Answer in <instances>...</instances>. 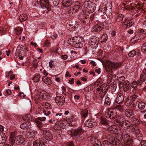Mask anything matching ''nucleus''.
I'll return each mask as SVG.
<instances>
[{"mask_svg":"<svg viewBox=\"0 0 146 146\" xmlns=\"http://www.w3.org/2000/svg\"><path fill=\"white\" fill-rule=\"evenodd\" d=\"M15 132L11 133L10 134L9 142L12 146H16L18 145L22 144L25 141V139L22 135H18L16 136Z\"/></svg>","mask_w":146,"mask_h":146,"instance_id":"obj_1","label":"nucleus"},{"mask_svg":"<svg viewBox=\"0 0 146 146\" xmlns=\"http://www.w3.org/2000/svg\"><path fill=\"white\" fill-rule=\"evenodd\" d=\"M121 63L112 62L109 60L106 62V71L109 73H112L113 70H115L121 66Z\"/></svg>","mask_w":146,"mask_h":146,"instance_id":"obj_2","label":"nucleus"},{"mask_svg":"<svg viewBox=\"0 0 146 146\" xmlns=\"http://www.w3.org/2000/svg\"><path fill=\"white\" fill-rule=\"evenodd\" d=\"M121 136L124 142L126 143V145L129 144V146H132V141L131 137L128 133V130H121Z\"/></svg>","mask_w":146,"mask_h":146,"instance_id":"obj_3","label":"nucleus"},{"mask_svg":"<svg viewBox=\"0 0 146 146\" xmlns=\"http://www.w3.org/2000/svg\"><path fill=\"white\" fill-rule=\"evenodd\" d=\"M115 122L122 127L123 129L121 130H127L129 128H131L133 126H132L131 122L128 120L121 121L118 119L115 120Z\"/></svg>","mask_w":146,"mask_h":146,"instance_id":"obj_4","label":"nucleus"},{"mask_svg":"<svg viewBox=\"0 0 146 146\" xmlns=\"http://www.w3.org/2000/svg\"><path fill=\"white\" fill-rule=\"evenodd\" d=\"M97 90L99 91H100L99 95L100 98L99 100H97L96 102L98 103H100L102 101L103 99L106 95V92L108 90V88L103 86L100 88H97Z\"/></svg>","mask_w":146,"mask_h":146,"instance_id":"obj_5","label":"nucleus"},{"mask_svg":"<svg viewBox=\"0 0 146 146\" xmlns=\"http://www.w3.org/2000/svg\"><path fill=\"white\" fill-rule=\"evenodd\" d=\"M48 98L47 93L44 91L38 92L35 96V99L36 101L41 100V99L46 100Z\"/></svg>","mask_w":146,"mask_h":146,"instance_id":"obj_6","label":"nucleus"},{"mask_svg":"<svg viewBox=\"0 0 146 146\" xmlns=\"http://www.w3.org/2000/svg\"><path fill=\"white\" fill-rule=\"evenodd\" d=\"M47 143L44 138L38 139L33 142V146H47Z\"/></svg>","mask_w":146,"mask_h":146,"instance_id":"obj_7","label":"nucleus"},{"mask_svg":"<svg viewBox=\"0 0 146 146\" xmlns=\"http://www.w3.org/2000/svg\"><path fill=\"white\" fill-rule=\"evenodd\" d=\"M40 2L41 8L44 9H46L48 10L46 13L50 11L51 8L48 0H40Z\"/></svg>","mask_w":146,"mask_h":146,"instance_id":"obj_8","label":"nucleus"},{"mask_svg":"<svg viewBox=\"0 0 146 146\" xmlns=\"http://www.w3.org/2000/svg\"><path fill=\"white\" fill-rule=\"evenodd\" d=\"M55 102L59 106H62L65 102V98L63 96H56L55 100Z\"/></svg>","mask_w":146,"mask_h":146,"instance_id":"obj_9","label":"nucleus"},{"mask_svg":"<svg viewBox=\"0 0 146 146\" xmlns=\"http://www.w3.org/2000/svg\"><path fill=\"white\" fill-rule=\"evenodd\" d=\"M44 138L46 139L51 140L53 138V136L51 132L48 130L45 129L43 131Z\"/></svg>","mask_w":146,"mask_h":146,"instance_id":"obj_10","label":"nucleus"},{"mask_svg":"<svg viewBox=\"0 0 146 146\" xmlns=\"http://www.w3.org/2000/svg\"><path fill=\"white\" fill-rule=\"evenodd\" d=\"M97 39V37H94L89 42L90 45L92 48L96 49L97 47L98 42Z\"/></svg>","mask_w":146,"mask_h":146,"instance_id":"obj_11","label":"nucleus"},{"mask_svg":"<svg viewBox=\"0 0 146 146\" xmlns=\"http://www.w3.org/2000/svg\"><path fill=\"white\" fill-rule=\"evenodd\" d=\"M74 40L75 42L76 45L78 46L76 48H82L83 46V45L81 43L82 40V39L80 36H76L74 37Z\"/></svg>","mask_w":146,"mask_h":146,"instance_id":"obj_12","label":"nucleus"},{"mask_svg":"<svg viewBox=\"0 0 146 146\" xmlns=\"http://www.w3.org/2000/svg\"><path fill=\"white\" fill-rule=\"evenodd\" d=\"M78 18L80 21H82L83 23H85L86 21L88 22L87 19L89 18V16L85 14L84 12H83L82 14L81 13L79 15Z\"/></svg>","mask_w":146,"mask_h":146,"instance_id":"obj_13","label":"nucleus"},{"mask_svg":"<svg viewBox=\"0 0 146 146\" xmlns=\"http://www.w3.org/2000/svg\"><path fill=\"white\" fill-rule=\"evenodd\" d=\"M108 131L111 133L117 134L118 129L115 125L110 126L108 128Z\"/></svg>","mask_w":146,"mask_h":146,"instance_id":"obj_14","label":"nucleus"},{"mask_svg":"<svg viewBox=\"0 0 146 146\" xmlns=\"http://www.w3.org/2000/svg\"><path fill=\"white\" fill-rule=\"evenodd\" d=\"M103 28V27H101L100 25L97 24L93 26L92 29V31L94 32H99Z\"/></svg>","mask_w":146,"mask_h":146,"instance_id":"obj_15","label":"nucleus"},{"mask_svg":"<svg viewBox=\"0 0 146 146\" xmlns=\"http://www.w3.org/2000/svg\"><path fill=\"white\" fill-rule=\"evenodd\" d=\"M82 129L80 127L78 128L74 131L73 133L72 134V136L74 137L77 135L79 136L82 134Z\"/></svg>","mask_w":146,"mask_h":146,"instance_id":"obj_16","label":"nucleus"},{"mask_svg":"<svg viewBox=\"0 0 146 146\" xmlns=\"http://www.w3.org/2000/svg\"><path fill=\"white\" fill-rule=\"evenodd\" d=\"M124 99L123 94L121 93H119L117 96L115 100V102L117 104H120L123 101Z\"/></svg>","mask_w":146,"mask_h":146,"instance_id":"obj_17","label":"nucleus"},{"mask_svg":"<svg viewBox=\"0 0 146 146\" xmlns=\"http://www.w3.org/2000/svg\"><path fill=\"white\" fill-rule=\"evenodd\" d=\"M125 115L129 117H132L134 115L133 110L130 109H127L125 111Z\"/></svg>","mask_w":146,"mask_h":146,"instance_id":"obj_18","label":"nucleus"},{"mask_svg":"<svg viewBox=\"0 0 146 146\" xmlns=\"http://www.w3.org/2000/svg\"><path fill=\"white\" fill-rule=\"evenodd\" d=\"M20 127L21 129L28 130L31 127V124L28 122L23 123L20 125Z\"/></svg>","mask_w":146,"mask_h":146,"instance_id":"obj_19","label":"nucleus"},{"mask_svg":"<svg viewBox=\"0 0 146 146\" xmlns=\"http://www.w3.org/2000/svg\"><path fill=\"white\" fill-rule=\"evenodd\" d=\"M133 24V22L132 20H129L126 19L123 23V25H126V27L127 28H129Z\"/></svg>","mask_w":146,"mask_h":146,"instance_id":"obj_20","label":"nucleus"},{"mask_svg":"<svg viewBox=\"0 0 146 146\" xmlns=\"http://www.w3.org/2000/svg\"><path fill=\"white\" fill-rule=\"evenodd\" d=\"M110 138L109 139V142L113 145H116L119 141L118 140L116 137H112L111 135H109Z\"/></svg>","mask_w":146,"mask_h":146,"instance_id":"obj_21","label":"nucleus"},{"mask_svg":"<svg viewBox=\"0 0 146 146\" xmlns=\"http://www.w3.org/2000/svg\"><path fill=\"white\" fill-rule=\"evenodd\" d=\"M103 102L105 105L109 106L110 104L111 100L110 98L107 96H105L103 99L102 101L100 103Z\"/></svg>","mask_w":146,"mask_h":146,"instance_id":"obj_22","label":"nucleus"},{"mask_svg":"<svg viewBox=\"0 0 146 146\" xmlns=\"http://www.w3.org/2000/svg\"><path fill=\"white\" fill-rule=\"evenodd\" d=\"M36 132L33 131L27 133L26 135V137L28 139H31L35 138L36 135Z\"/></svg>","mask_w":146,"mask_h":146,"instance_id":"obj_23","label":"nucleus"},{"mask_svg":"<svg viewBox=\"0 0 146 146\" xmlns=\"http://www.w3.org/2000/svg\"><path fill=\"white\" fill-rule=\"evenodd\" d=\"M43 82L45 83L48 84H51L52 82L51 79L46 76H44L42 78Z\"/></svg>","mask_w":146,"mask_h":146,"instance_id":"obj_24","label":"nucleus"},{"mask_svg":"<svg viewBox=\"0 0 146 146\" xmlns=\"http://www.w3.org/2000/svg\"><path fill=\"white\" fill-rule=\"evenodd\" d=\"M92 120L89 119L86 121L85 123V125L88 127H92L95 124V123L92 121Z\"/></svg>","mask_w":146,"mask_h":146,"instance_id":"obj_25","label":"nucleus"},{"mask_svg":"<svg viewBox=\"0 0 146 146\" xmlns=\"http://www.w3.org/2000/svg\"><path fill=\"white\" fill-rule=\"evenodd\" d=\"M146 80V74L145 73L141 74L140 76V79L138 80V83L141 85V82H145Z\"/></svg>","mask_w":146,"mask_h":146,"instance_id":"obj_26","label":"nucleus"},{"mask_svg":"<svg viewBox=\"0 0 146 146\" xmlns=\"http://www.w3.org/2000/svg\"><path fill=\"white\" fill-rule=\"evenodd\" d=\"M71 0H63L62 1V4L65 7L70 6L72 3Z\"/></svg>","mask_w":146,"mask_h":146,"instance_id":"obj_27","label":"nucleus"},{"mask_svg":"<svg viewBox=\"0 0 146 146\" xmlns=\"http://www.w3.org/2000/svg\"><path fill=\"white\" fill-rule=\"evenodd\" d=\"M68 43L72 46L76 48L78 46L76 44L74 40V37L72 39L69 38L68 40Z\"/></svg>","mask_w":146,"mask_h":146,"instance_id":"obj_28","label":"nucleus"},{"mask_svg":"<svg viewBox=\"0 0 146 146\" xmlns=\"http://www.w3.org/2000/svg\"><path fill=\"white\" fill-rule=\"evenodd\" d=\"M82 117L84 119L87 117L88 114V111L86 109L82 110L81 111Z\"/></svg>","mask_w":146,"mask_h":146,"instance_id":"obj_29","label":"nucleus"},{"mask_svg":"<svg viewBox=\"0 0 146 146\" xmlns=\"http://www.w3.org/2000/svg\"><path fill=\"white\" fill-rule=\"evenodd\" d=\"M6 135L3 133H0V143L3 144L6 141Z\"/></svg>","mask_w":146,"mask_h":146,"instance_id":"obj_30","label":"nucleus"},{"mask_svg":"<svg viewBox=\"0 0 146 146\" xmlns=\"http://www.w3.org/2000/svg\"><path fill=\"white\" fill-rule=\"evenodd\" d=\"M132 100L131 99V96H128L126 99L125 101V104L127 106H129L132 104Z\"/></svg>","mask_w":146,"mask_h":146,"instance_id":"obj_31","label":"nucleus"},{"mask_svg":"<svg viewBox=\"0 0 146 146\" xmlns=\"http://www.w3.org/2000/svg\"><path fill=\"white\" fill-rule=\"evenodd\" d=\"M51 109L44 108L42 109L41 111H42L44 115L46 116H48L51 114Z\"/></svg>","mask_w":146,"mask_h":146,"instance_id":"obj_32","label":"nucleus"},{"mask_svg":"<svg viewBox=\"0 0 146 146\" xmlns=\"http://www.w3.org/2000/svg\"><path fill=\"white\" fill-rule=\"evenodd\" d=\"M133 127H132L131 128V131H133L135 134H139L140 132L139 128L135 125H134Z\"/></svg>","mask_w":146,"mask_h":146,"instance_id":"obj_33","label":"nucleus"},{"mask_svg":"<svg viewBox=\"0 0 146 146\" xmlns=\"http://www.w3.org/2000/svg\"><path fill=\"white\" fill-rule=\"evenodd\" d=\"M27 18V15L24 14H21L19 17V19L21 22L26 21Z\"/></svg>","mask_w":146,"mask_h":146,"instance_id":"obj_34","label":"nucleus"},{"mask_svg":"<svg viewBox=\"0 0 146 146\" xmlns=\"http://www.w3.org/2000/svg\"><path fill=\"white\" fill-rule=\"evenodd\" d=\"M92 143L95 146H102L100 141L97 139H95L92 140Z\"/></svg>","mask_w":146,"mask_h":146,"instance_id":"obj_35","label":"nucleus"},{"mask_svg":"<svg viewBox=\"0 0 146 146\" xmlns=\"http://www.w3.org/2000/svg\"><path fill=\"white\" fill-rule=\"evenodd\" d=\"M40 77V76L39 74H36L34 75L33 77L32 78V80L34 82H36L39 81Z\"/></svg>","mask_w":146,"mask_h":146,"instance_id":"obj_36","label":"nucleus"},{"mask_svg":"<svg viewBox=\"0 0 146 146\" xmlns=\"http://www.w3.org/2000/svg\"><path fill=\"white\" fill-rule=\"evenodd\" d=\"M23 119L25 121H31L32 119V117L30 115H26L23 116Z\"/></svg>","mask_w":146,"mask_h":146,"instance_id":"obj_37","label":"nucleus"},{"mask_svg":"<svg viewBox=\"0 0 146 146\" xmlns=\"http://www.w3.org/2000/svg\"><path fill=\"white\" fill-rule=\"evenodd\" d=\"M41 105L43 107V109L44 108L51 109L50 104L47 102H44L42 103Z\"/></svg>","mask_w":146,"mask_h":146,"instance_id":"obj_38","label":"nucleus"},{"mask_svg":"<svg viewBox=\"0 0 146 146\" xmlns=\"http://www.w3.org/2000/svg\"><path fill=\"white\" fill-rule=\"evenodd\" d=\"M93 3L90 1H86L84 3V7H85L87 8L89 10L90 7L92 6Z\"/></svg>","mask_w":146,"mask_h":146,"instance_id":"obj_39","label":"nucleus"},{"mask_svg":"<svg viewBox=\"0 0 146 146\" xmlns=\"http://www.w3.org/2000/svg\"><path fill=\"white\" fill-rule=\"evenodd\" d=\"M123 18V15L122 14H118L116 15L115 20L116 21L119 22L122 21Z\"/></svg>","mask_w":146,"mask_h":146,"instance_id":"obj_40","label":"nucleus"},{"mask_svg":"<svg viewBox=\"0 0 146 146\" xmlns=\"http://www.w3.org/2000/svg\"><path fill=\"white\" fill-rule=\"evenodd\" d=\"M75 12H76V10H75L74 7H72L68 10L67 12V14L68 15H71Z\"/></svg>","mask_w":146,"mask_h":146,"instance_id":"obj_41","label":"nucleus"},{"mask_svg":"<svg viewBox=\"0 0 146 146\" xmlns=\"http://www.w3.org/2000/svg\"><path fill=\"white\" fill-rule=\"evenodd\" d=\"M145 106V103L143 102H141L139 103L138 105V108L140 110L143 109Z\"/></svg>","mask_w":146,"mask_h":146,"instance_id":"obj_42","label":"nucleus"},{"mask_svg":"<svg viewBox=\"0 0 146 146\" xmlns=\"http://www.w3.org/2000/svg\"><path fill=\"white\" fill-rule=\"evenodd\" d=\"M64 124L62 123H60L57 124L54 126L55 129H60L61 128H63L64 126Z\"/></svg>","mask_w":146,"mask_h":146,"instance_id":"obj_43","label":"nucleus"},{"mask_svg":"<svg viewBox=\"0 0 146 146\" xmlns=\"http://www.w3.org/2000/svg\"><path fill=\"white\" fill-rule=\"evenodd\" d=\"M116 109L121 112L123 111L124 110L123 106H121L120 105H118L116 107Z\"/></svg>","mask_w":146,"mask_h":146,"instance_id":"obj_44","label":"nucleus"},{"mask_svg":"<svg viewBox=\"0 0 146 146\" xmlns=\"http://www.w3.org/2000/svg\"><path fill=\"white\" fill-rule=\"evenodd\" d=\"M111 112H112V110H107L105 113V116L108 118H111Z\"/></svg>","mask_w":146,"mask_h":146,"instance_id":"obj_45","label":"nucleus"},{"mask_svg":"<svg viewBox=\"0 0 146 146\" xmlns=\"http://www.w3.org/2000/svg\"><path fill=\"white\" fill-rule=\"evenodd\" d=\"M100 123L102 125H107L108 124V123L106 119L103 117H101L100 118Z\"/></svg>","mask_w":146,"mask_h":146,"instance_id":"obj_46","label":"nucleus"},{"mask_svg":"<svg viewBox=\"0 0 146 146\" xmlns=\"http://www.w3.org/2000/svg\"><path fill=\"white\" fill-rule=\"evenodd\" d=\"M80 3L79 2H76L74 4V6L72 7H74L75 10H76V12H77V9H80Z\"/></svg>","mask_w":146,"mask_h":146,"instance_id":"obj_47","label":"nucleus"},{"mask_svg":"<svg viewBox=\"0 0 146 146\" xmlns=\"http://www.w3.org/2000/svg\"><path fill=\"white\" fill-rule=\"evenodd\" d=\"M96 5L94 3L92 4V6H91L89 10L90 11V13L93 12L96 9Z\"/></svg>","mask_w":146,"mask_h":146,"instance_id":"obj_48","label":"nucleus"},{"mask_svg":"<svg viewBox=\"0 0 146 146\" xmlns=\"http://www.w3.org/2000/svg\"><path fill=\"white\" fill-rule=\"evenodd\" d=\"M106 8L105 7H100L98 10V11L99 13H101V14L102 15V14H104V13H106Z\"/></svg>","mask_w":146,"mask_h":146,"instance_id":"obj_49","label":"nucleus"},{"mask_svg":"<svg viewBox=\"0 0 146 146\" xmlns=\"http://www.w3.org/2000/svg\"><path fill=\"white\" fill-rule=\"evenodd\" d=\"M138 83V81L137 82L136 81H134L132 82L131 86L132 88H135L137 87L138 84L139 85V83Z\"/></svg>","mask_w":146,"mask_h":146,"instance_id":"obj_50","label":"nucleus"},{"mask_svg":"<svg viewBox=\"0 0 146 146\" xmlns=\"http://www.w3.org/2000/svg\"><path fill=\"white\" fill-rule=\"evenodd\" d=\"M111 115V119H114V118H116L117 117V113L115 111H113L112 110Z\"/></svg>","mask_w":146,"mask_h":146,"instance_id":"obj_51","label":"nucleus"},{"mask_svg":"<svg viewBox=\"0 0 146 146\" xmlns=\"http://www.w3.org/2000/svg\"><path fill=\"white\" fill-rule=\"evenodd\" d=\"M108 38V36L106 34L103 35L101 37V39L102 40V42H105Z\"/></svg>","mask_w":146,"mask_h":146,"instance_id":"obj_52","label":"nucleus"},{"mask_svg":"<svg viewBox=\"0 0 146 146\" xmlns=\"http://www.w3.org/2000/svg\"><path fill=\"white\" fill-rule=\"evenodd\" d=\"M35 123H36L37 126L39 128L42 127L43 126V124L42 123L39 121L37 119H36L35 121Z\"/></svg>","mask_w":146,"mask_h":146,"instance_id":"obj_53","label":"nucleus"},{"mask_svg":"<svg viewBox=\"0 0 146 146\" xmlns=\"http://www.w3.org/2000/svg\"><path fill=\"white\" fill-rule=\"evenodd\" d=\"M136 52L135 50H133L130 51L128 54V55L129 57H133L136 54Z\"/></svg>","mask_w":146,"mask_h":146,"instance_id":"obj_54","label":"nucleus"},{"mask_svg":"<svg viewBox=\"0 0 146 146\" xmlns=\"http://www.w3.org/2000/svg\"><path fill=\"white\" fill-rule=\"evenodd\" d=\"M70 118L72 121H76L78 120V117L76 116H71Z\"/></svg>","mask_w":146,"mask_h":146,"instance_id":"obj_55","label":"nucleus"},{"mask_svg":"<svg viewBox=\"0 0 146 146\" xmlns=\"http://www.w3.org/2000/svg\"><path fill=\"white\" fill-rule=\"evenodd\" d=\"M49 67L51 68H52L53 67H54L55 65L54 63L53 60H51L49 62Z\"/></svg>","mask_w":146,"mask_h":146,"instance_id":"obj_56","label":"nucleus"},{"mask_svg":"<svg viewBox=\"0 0 146 146\" xmlns=\"http://www.w3.org/2000/svg\"><path fill=\"white\" fill-rule=\"evenodd\" d=\"M141 50L143 52H146V42L143 44L141 47Z\"/></svg>","mask_w":146,"mask_h":146,"instance_id":"obj_57","label":"nucleus"},{"mask_svg":"<svg viewBox=\"0 0 146 146\" xmlns=\"http://www.w3.org/2000/svg\"><path fill=\"white\" fill-rule=\"evenodd\" d=\"M133 123H135V125H138L140 123V122L139 119L136 118H133Z\"/></svg>","mask_w":146,"mask_h":146,"instance_id":"obj_58","label":"nucleus"},{"mask_svg":"<svg viewBox=\"0 0 146 146\" xmlns=\"http://www.w3.org/2000/svg\"><path fill=\"white\" fill-rule=\"evenodd\" d=\"M38 64V62L36 59H35L33 60V66L35 68H36L37 67Z\"/></svg>","mask_w":146,"mask_h":146,"instance_id":"obj_59","label":"nucleus"},{"mask_svg":"<svg viewBox=\"0 0 146 146\" xmlns=\"http://www.w3.org/2000/svg\"><path fill=\"white\" fill-rule=\"evenodd\" d=\"M138 96L136 94H134L132 96H131V97L132 100H133V101H135Z\"/></svg>","mask_w":146,"mask_h":146,"instance_id":"obj_60","label":"nucleus"},{"mask_svg":"<svg viewBox=\"0 0 146 146\" xmlns=\"http://www.w3.org/2000/svg\"><path fill=\"white\" fill-rule=\"evenodd\" d=\"M53 2L54 5L56 6L59 4V0H53Z\"/></svg>","mask_w":146,"mask_h":146,"instance_id":"obj_61","label":"nucleus"},{"mask_svg":"<svg viewBox=\"0 0 146 146\" xmlns=\"http://www.w3.org/2000/svg\"><path fill=\"white\" fill-rule=\"evenodd\" d=\"M66 146H74L73 142L72 141H70L66 143Z\"/></svg>","mask_w":146,"mask_h":146,"instance_id":"obj_62","label":"nucleus"},{"mask_svg":"<svg viewBox=\"0 0 146 146\" xmlns=\"http://www.w3.org/2000/svg\"><path fill=\"white\" fill-rule=\"evenodd\" d=\"M46 117H39L38 118V119L41 121H44L45 120Z\"/></svg>","mask_w":146,"mask_h":146,"instance_id":"obj_63","label":"nucleus"},{"mask_svg":"<svg viewBox=\"0 0 146 146\" xmlns=\"http://www.w3.org/2000/svg\"><path fill=\"white\" fill-rule=\"evenodd\" d=\"M141 146H146V141L143 140L141 142Z\"/></svg>","mask_w":146,"mask_h":146,"instance_id":"obj_64","label":"nucleus"}]
</instances>
